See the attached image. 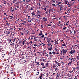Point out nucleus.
Returning a JSON list of instances; mask_svg holds the SVG:
<instances>
[{"mask_svg":"<svg viewBox=\"0 0 79 79\" xmlns=\"http://www.w3.org/2000/svg\"><path fill=\"white\" fill-rule=\"evenodd\" d=\"M75 53V50H72L70 52V54H74Z\"/></svg>","mask_w":79,"mask_h":79,"instance_id":"obj_1","label":"nucleus"},{"mask_svg":"<svg viewBox=\"0 0 79 79\" xmlns=\"http://www.w3.org/2000/svg\"><path fill=\"white\" fill-rule=\"evenodd\" d=\"M63 53L64 54L66 53L67 52H68V49H63Z\"/></svg>","mask_w":79,"mask_h":79,"instance_id":"obj_2","label":"nucleus"},{"mask_svg":"<svg viewBox=\"0 0 79 79\" xmlns=\"http://www.w3.org/2000/svg\"><path fill=\"white\" fill-rule=\"evenodd\" d=\"M43 35V34H42V31H40V33L39 34V37H40V36Z\"/></svg>","mask_w":79,"mask_h":79,"instance_id":"obj_3","label":"nucleus"},{"mask_svg":"<svg viewBox=\"0 0 79 79\" xmlns=\"http://www.w3.org/2000/svg\"><path fill=\"white\" fill-rule=\"evenodd\" d=\"M40 61H44V62H46V61L44 59H41L40 60Z\"/></svg>","mask_w":79,"mask_h":79,"instance_id":"obj_4","label":"nucleus"},{"mask_svg":"<svg viewBox=\"0 0 79 79\" xmlns=\"http://www.w3.org/2000/svg\"><path fill=\"white\" fill-rule=\"evenodd\" d=\"M43 19H44V21H47V18H45V17H43Z\"/></svg>","mask_w":79,"mask_h":79,"instance_id":"obj_5","label":"nucleus"},{"mask_svg":"<svg viewBox=\"0 0 79 79\" xmlns=\"http://www.w3.org/2000/svg\"><path fill=\"white\" fill-rule=\"evenodd\" d=\"M53 10H53V9H49V13H51L52 11H53Z\"/></svg>","mask_w":79,"mask_h":79,"instance_id":"obj_6","label":"nucleus"},{"mask_svg":"<svg viewBox=\"0 0 79 79\" xmlns=\"http://www.w3.org/2000/svg\"><path fill=\"white\" fill-rule=\"evenodd\" d=\"M6 34L7 35H8V34H10V32L9 31H6Z\"/></svg>","mask_w":79,"mask_h":79,"instance_id":"obj_7","label":"nucleus"},{"mask_svg":"<svg viewBox=\"0 0 79 79\" xmlns=\"http://www.w3.org/2000/svg\"><path fill=\"white\" fill-rule=\"evenodd\" d=\"M47 42L48 43V45H51V43H50V41H47Z\"/></svg>","mask_w":79,"mask_h":79,"instance_id":"obj_8","label":"nucleus"},{"mask_svg":"<svg viewBox=\"0 0 79 79\" xmlns=\"http://www.w3.org/2000/svg\"><path fill=\"white\" fill-rule=\"evenodd\" d=\"M9 17H10V19H11L13 18H14L13 16H9Z\"/></svg>","mask_w":79,"mask_h":79,"instance_id":"obj_9","label":"nucleus"},{"mask_svg":"<svg viewBox=\"0 0 79 79\" xmlns=\"http://www.w3.org/2000/svg\"><path fill=\"white\" fill-rule=\"evenodd\" d=\"M41 65L42 66H44V63H43V62H41Z\"/></svg>","mask_w":79,"mask_h":79,"instance_id":"obj_10","label":"nucleus"},{"mask_svg":"<svg viewBox=\"0 0 79 79\" xmlns=\"http://www.w3.org/2000/svg\"><path fill=\"white\" fill-rule=\"evenodd\" d=\"M49 55L51 56H52L53 55H52V52H49Z\"/></svg>","mask_w":79,"mask_h":79,"instance_id":"obj_11","label":"nucleus"},{"mask_svg":"<svg viewBox=\"0 0 79 79\" xmlns=\"http://www.w3.org/2000/svg\"><path fill=\"white\" fill-rule=\"evenodd\" d=\"M70 60L71 61H72V60H73V61H75V60L74 59V58H72V59H70Z\"/></svg>","mask_w":79,"mask_h":79,"instance_id":"obj_12","label":"nucleus"},{"mask_svg":"<svg viewBox=\"0 0 79 79\" xmlns=\"http://www.w3.org/2000/svg\"><path fill=\"white\" fill-rule=\"evenodd\" d=\"M27 40H25L23 41V42L22 43V44H23V45H24V43L25 42V41H26Z\"/></svg>","mask_w":79,"mask_h":79,"instance_id":"obj_13","label":"nucleus"},{"mask_svg":"<svg viewBox=\"0 0 79 79\" xmlns=\"http://www.w3.org/2000/svg\"><path fill=\"white\" fill-rule=\"evenodd\" d=\"M77 60H79V56H77Z\"/></svg>","mask_w":79,"mask_h":79,"instance_id":"obj_14","label":"nucleus"},{"mask_svg":"<svg viewBox=\"0 0 79 79\" xmlns=\"http://www.w3.org/2000/svg\"><path fill=\"white\" fill-rule=\"evenodd\" d=\"M60 25H61L62 26L63 25V23L61 22H60Z\"/></svg>","mask_w":79,"mask_h":79,"instance_id":"obj_15","label":"nucleus"},{"mask_svg":"<svg viewBox=\"0 0 79 79\" xmlns=\"http://www.w3.org/2000/svg\"><path fill=\"white\" fill-rule=\"evenodd\" d=\"M48 50H52V47H51L50 48H48Z\"/></svg>","mask_w":79,"mask_h":79,"instance_id":"obj_16","label":"nucleus"},{"mask_svg":"<svg viewBox=\"0 0 79 79\" xmlns=\"http://www.w3.org/2000/svg\"><path fill=\"white\" fill-rule=\"evenodd\" d=\"M26 2H31V0H26Z\"/></svg>","mask_w":79,"mask_h":79,"instance_id":"obj_17","label":"nucleus"},{"mask_svg":"<svg viewBox=\"0 0 79 79\" xmlns=\"http://www.w3.org/2000/svg\"><path fill=\"white\" fill-rule=\"evenodd\" d=\"M65 2V4H67L68 3V0L66 1V0H65L64 1Z\"/></svg>","mask_w":79,"mask_h":79,"instance_id":"obj_18","label":"nucleus"},{"mask_svg":"<svg viewBox=\"0 0 79 79\" xmlns=\"http://www.w3.org/2000/svg\"><path fill=\"white\" fill-rule=\"evenodd\" d=\"M31 14H32V16H34V15H35V13H31Z\"/></svg>","mask_w":79,"mask_h":79,"instance_id":"obj_19","label":"nucleus"},{"mask_svg":"<svg viewBox=\"0 0 79 79\" xmlns=\"http://www.w3.org/2000/svg\"><path fill=\"white\" fill-rule=\"evenodd\" d=\"M30 8H31V9L30 10H29V11H30V10H31V11H32V10H34V9H32V7H30Z\"/></svg>","mask_w":79,"mask_h":79,"instance_id":"obj_20","label":"nucleus"},{"mask_svg":"<svg viewBox=\"0 0 79 79\" xmlns=\"http://www.w3.org/2000/svg\"><path fill=\"white\" fill-rule=\"evenodd\" d=\"M42 35L41 36V38H42V39H44V35Z\"/></svg>","mask_w":79,"mask_h":79,"instance_id":"obj_21","label":"nucleus"},{"mask_svg":"<svg viewBox=\"0 0 79 79\" xmlns=\"http://www.w3.org/2000/svg\"><path fill=\"white\" fill-rule=\"evenodd\" d=\"M55 45H56L58 44V41H56L55 42Z\"/></svg>","mask_w":79,"mask_h":79,"instance_id":"obj_22","label":"nucleus"},{"mask_svg":"<svg viewBox=\"0 0 79 79\" xmlns=\"http://www.w3.org/2000/svg\"><path fill=\"white\" fill-rule=\"evenodd\" d=\"M11 40L13 41V42H15V41H14V39L12 38L11 39Z\"/></svg>","mask_w":79,"mask_h":79,"instance_id":"obj_23","label":"nucleus"},{"mask_svg":"<svg viewBox=\"0 0 79 79\" xmlns=\"http://www.w3.org/2000/svg\"><path fill=\"white\" fill-rule=\"evenodd\" d=\"M72 61H71V62H69L68 64H69H69H71L72 63Z\"/></svg>","mask_w":79,"mask_h":79,"instance_id":"obj_24","label":"nucleus"},{"mask_svg":"<svg viewBox=\"0 0 79 79\" xmlns=\"http://www.w3.org/2000/svg\"><path fill=\"white\" fill-rule=\"evenodd\" d=\"M51 40V38H49L47 40V41H50V40Z\"/></svg>","mask_w":79,"mask_h":79,"instance_id":"obj_25","label":"nucleus"},{"mask_svg":"<svg viewBox=\"0 0 79 79\" xmlns=\"http://www.w3.org/2000/svg\"><path fill=\"white\" fill-rule=\"evenodd\" d=\"M18 4H19V2H17L16 3H15L16 5H18Z\"/></svg>","mask_w":79,"mask_h":79,"instance_id":"obj_26","label":"nucleus"},{"mask_svg":"<svg viewBox=\"0 0 79 79\" xmlns=\"http://www.w3.org/2000/svg\"><path fill=\"white\" fill-rule=\"evenodd\" d=\"M52 3H55V0H52Z\"/></svg>","mask_w":79,"mask_h":79,"instance_id":"obj_27","label":"nucleus"},{"mask_svg":"<svg viewBox=\"0 0 79 79\" xmlns=\"http://www.w3.org/2000/svg\"><path fill=\"white\" fill-rule=\"evenodd\" d=\"M61 8L62 7H61V5H60V8L61 11H63V10H61Z\"/></svg>","mask_w":79,"mask_h":79,"instance_id":"obj_28","label":"nucleus"},{"mask_svg":"<svg viewBox=\"0 0 79 79\" xmlns=\"http://www.w3.org/2000/svg\"><path fill=\"white\" fill-rule=\"evenodd\" d=\"M58 49L57 48H56L55 49V50L56 51H58Z\"/></svg>","mask_w":79,"mask_h":79,"instance_id":"obj_29","label":"nucleus"},{"mask_svg":"<svg viewBox=\"0 0 79 79\" xmlns=\"http://www.w3.org/2000/svg\"><path fill=\"white\" fill-rule=\"evenodd\" d=\"M56 24L57 25V26H59L60 23H57Z\"/></svg>","mask_w":79,"mask_h":79,"instance_id":"obj_30","label":"nucleus"},{"mask_svg":"<svg viewBox=\"0 0 79 79\" xmlns=\"http://www.w3.org/2000/svg\"><path fill=\"white\" fill-rule=\"evenodd\" d=\"M36 63L37 64V65H39V62H37Z\"/></svg>","mask_w":79,"mask_h":79,"instance_id":"obj_31","label":"nucleus"},{"mask_svg":"<svg viewBox=\"0 0 79 79\" xmlns=\"http://www.w3.org/2000/svg\"><path fill=\"white\" fill-rule=\"evenodd\" d=\"M52 6H56V5L55 4H52Z\"/></svg>","mask_w":79,"mask_h":79,"instance_id":"obj_32","label":"nucleus"},{"mask_svg":"<svg viewBox=\"0 0 79 79\" xmlns=\"http://www.w3.org/2000/svg\"><path fill=\"white\" fill-rule=\"evenodd\" d=\"M45 65H46V67H47V66H48V63H46L45 64Z\"/></svg>","mask_w":79,"mask_h":79,"instance_id":"obj_33","label":"nucleus"},{"mask_svg":"<svg viewBox=\"0 0 79 79\" xmlns=\"http://www.w3.org/2000/svg\"><path fill=\"white\" fill-rule=\"evenodd\" d=\"M62 46H63L64 47V46H66V45L65 44H62Z\"/></svg>","mask_w":79,"mask_h":79,"instance_id":"obj_34","label":"nucleus"},{"mask_svg":"<svg viewBox=\"0 0 79 79\" xmlns=\"http://www.w3.org/2000/svg\"><path fill=\"white\" fill-rule=\"evenodd\" d=\"M6 26H8L9 25V23H6Z\"/></svg>","mask_w":79,"mask_h":79,"instance_id":"obj_35","label":"nucleus"},{"mask_svg":"<svg viewBox=\"0 0 79 79\" xmlns=\"http://www.w3.org/2000/svg\"><path fill=\"white\" fill-rule=\"evenodd\" d=\"M41 27L42 28H43V27H44V26H43L42 25H41Z\"/></svg>","mask_w":79,"mask_h":79,"instance_id":"obj_36","label":"nucleus"},{"mask_svg":"<svg viewBox=\"0 0 79 79\" xmlns=\"http://www.w3.org/2000/svg\"><path fill=\"white\" fill-rule=\"evenodd\" d=\"M76 69H78V70H79V67L78 66L77 67V68H76Z\"/></svg>","mask_w":79,"mask_h":79,"instance_id":"obj_37","label":"nucleus"},{"mask_svg":"<svg viewBox=\"0 0 79 79\" xmlns=\"http://www.w3.org/2000/svg\"><path fill=\"white\" fill-rule=\"evenodd\" d=\"M41 44H42V45H43V46H45V44L44 43H42Z\"/></svg>","mask_w":79,"mask_h":79,"instance_id":"obj_38","label":"nucleus"},{"mask_svg":"<svg viewBox=\"0 0 79 79\" xmlns=\"http://www.w3.org/2000/svg\"><path fill=\"white\" fill-rule=\"evenodd\" d=\"M13 3H16V2L15 1V0H13L12 1Z\"/></svg>","mask_w":79,"mask_h":79,"instance_id":"obj_39","label":"nucleus"},{"mask_svg":"<svg viewBox=\"0 0 79 79\" xmlns=\"http://www.w3.org/2000/svg\"><path fill=\"white\" fill-rule=\"evenodd\" d=\"M60 64H63V62H62V61H61V63H60Z\"/></svg>","mask_w":79,"mask_h":79,"instance_id":"obj_40","label":"nucleus"},{"mask_svg":"<svg viewBox=\"0 0 79 79\" xmlns=\"http://www.w3.org/2000/svg\"><path fill=\"white\" fill-rule=\"evenodd\" d=\"M37 11H38V13H39V14L40 13V11L39 10H38Z\"/></svg>","mask_w":79,"mask_h":79,"instance_id":"obj_41","label":"nucleus"},{"mask_svg":"<svg viewBox=\"0 0 79 79\" xmlns=\"http://www.w3.org/2000/svg\"><path fill=\"white\" fill-rule=\"evenodd\" d=\"M59 77V75H56V78H57V77Z\"/></svg>","mask_w":79,"mask_h":79,"instance_id":"obj_42","label":"nucleus"},{"mask_svg":"<svg viewBox=\"0 0 79 79\" xmlns=\"http://www.w3.org/2000/svg\"><path fill=\"white\" fill-rule=\"evenodd\" d=\"M28 7H29V5H27L26 6V8H27H27H28Z\"/></svg>","mask_w":79,"mask_h":79,"instance_id":"obj_43","label":"nucleus"},{"mask_svg":"<svg viewBox=\"0 0 79 79\" xmlns=\"http://www.w3.org/2000/svg\"><path fill=\"white\" fill-rule=\"evenodd\" d=\"M43 75V74H42V73H41V76H40V77H42Z\"/></svg>","mask_w":79,"mask_h":79,"instance_id":"obj_44","label":"nucleus"},{"mask_svg":"<svg viewBox=\"0 0 79 79\" xmlns=\"http://www.w3.org/2000/svg\"><path fill=\"white\" fill-rule=\"evenodd\" d=\"M55 70H57V69H58L56 68V67H55Z\"/></svg>","mask_w":79,"mask_h":79,"instance_id":"obj_45","label":"nucleus"},{"mask_svg":"<svg viewBox=\"0 0 79 79\" xmlns=\"http://www.w3.org/2000/svg\"><path fill=\"white\" fill-rule=\"evenodd\" d=\"M16 39H17L16 38H15L14 39V42L16 40Z\"/></svg>","mask_w":79,"mask_h":79,"instance_id":"obj_46","label":"nucleus"},{"mask_svg":"<svg viewBox=\"0 0 79 79\" xmlns=\"http://www.w3.org/2000/svg\"><path fill=\"white\" fill-rule=\"evenodd\" d=\"M55 53H56L55 52H52V54H55Z\"/></svg>","mask_w":79,"mask_h":79,"instance_id":"obj_47","label":"nucleus"},{"mask_svg":"<svg viewBox=\"0 0 79 79\" xmlns=\"http://www.w3.org/2000/svg\"><path fill=\"white\" fill-rule=\"evenodd\" d=\"M73 70H72V71H70V72H69V73H73Z\"/></svg>","mask_w":79,"mask_h":79,"instance_id":"obj_48","label":"nucleus"},{"mask_svg":"<svg viewBox=\"0 0 79 79\" xmlns=\"http://www.w3.org/2000/svg\"><path fill=\"white\" fill-rule=\"evenodd\" d=\"M74 33L75 34L76 33V31H75V30L74 31Z\"/></svg>","mask_w":79,"mask_h":79,"instance_id":"obj_49","label":"nucleus"},{"mask_svg":"<svg viewBox=\"0 0 79 79\" xmlns=\"http://www.w3.org/2000/svg\"><path fill=\"white\" fill-rule=\"evenodd\" d=\"M64 30H66V27H65L64 28H63Z\"/></svg>","mask_w":79,"mask_h":79,"instance_id":"obj_50","label":"nucleus"},{"mask_svg":"<svg viewBox=\"0 0 79 79\" xmlns=\"http://www.w3.org/2000/svg\"><path fill=\"white\" fill-rule=\"evenodd\" d=\"M47 26H52V25L48 24V25H47Z\"/></svg>","mask_w":79,"mask_h":79,"instance_id":"obj_51","label":"nucleus"},{"mask_svg":"<svg viewBox=\"0 0 79 79\" xmlns=\"http://www.w3.org/2000/svg\"><path fill=\"white\" fill-rule=\"evenodd\" d=\"M11 45H15V43H12V44H11Z\"/></svg>","mask_w":79,"mask_h":79,"instance_id":"obj_52","label":"nucleus"},{"mask_svg":"<svg viewBox=\"0 0 79 79\" xmlns=\"http://www.w3.org/2000/svg\"><path fill=\"white\" fill-rule=\"evenodd\" d=\"M37 45H36V44H34V46L35 47V46H37Z\"/></svg>","mask_w":79,"mask_h":79,"instance_id":"obj_53","label":"nucleus"},{"mask_svg":"<svg viewBox=\"0 0 79 79\" xmlns=\"http://www.w3.org/2000/svg\"><path fill=\"white\" fill-rule=\"evenodd\" d=\"M46 68V66H44L43 67V69H44V68Z\"/></svg>","mask_w":79,"mask_h":79,"instance_id":"obj_54","label":"nucleus"},{"mask_svg":"<svg viewBox=\"0 0 79 79\" xmlns=\"http://www.w3.org/2000/svg\"><path fill=\"white\" fill-rule=\"evenodd\" d=\"M38 16L40 17H40H41V15H38Z\"/></svg>","mask_w":79,"mask_h":79,"instance_id":"obj_55","label":"nucleus"},{"mask_svg":"<svg viewBox=\"0 0 79 79\" xmlns=\"http://www.w3.org/2000/svg\"><path fill=\"white\" fill-rule=\"evenodd\" d=\"M75 79H77V77H76V76H75V77L74 78Z\"/></svg>","mask_w":79,"mask_h":79,"instance_id":"obj_56","label":"nucleus"},{"mask_svg":"<svg viewBox=\"0 0 79 79\" xmlns=\"http://www.w3.org/2000/svg\"><path fill=\"white\" fill-rule=\"evenodd\" d=\"M21 34V35H24V33H23V32H22Z\"/></svg>","mask_w":79,"mask_h":79,"instance_id":"obj_57","label":"nucleus"},{"mask_svg":"<svg viewBox=\"0 0 79 79\" xmlns=\"http://www.w3.org/2000/svg\"><path fill=\"white\" fill-rule=\"evenodd\" d=\"M48 34V33H46L45 34V35H47H47Z\"/></svg>","mask_w":79,"mask_h":79,"instance_id":"obj_58","label":"nucleus"},{"mask_svg":"<svg viewBox=\"0 0 79 79\" xmlns=\"http://www.w3.org/2000/svg\"><path fill=\"white\" fill-rule=\"evenodd\" d=\"M43 9H44V10L45 11H46V10H46V8H44Z\"/></svg>","mask_w":79,"mask_h":79,"instance_id":"obj_59","label":"nucleus"},{"mask_svg":"<svg viewBox=\"0 0 79 79\" xmlns=\"http://www.w3.org/2000/svg\"><path fill=\"white\" fill-rule=\"evenodd\" d=\"M34 41V42H35V41H37V39H35Z\"/></svg>","mask_w":79,"mask_h":79,"instance_id":"obj_60","label":"nucleus"},{"mask_svg":"<svg viewBox=\"0 0 79 79\" xmlns=\"http://www.w3.org/2000/svg\"><path fill=\"white\" fill-rule=\"evenodd\" d=\"M11 11V12H13V11H14V9L12 10Z\"/></svg>","mask_w":79,"mask_h":79,"instance_id":"obj_61","label":"nucleus"},{"mask_svg":"<svg viewBox=\"0 0 79 79\" xmlns=\"http://www.w3.org/2000/svg\"><path fill=\"white\" fill-rule=\"evenodd\" d=\"M68 7H71V4H70L68 6Z\"/></svg>","mask_w":79,"mask_h":79,"instance_id":"obj_62","label":"nucleus"},{"mask_svg":"<svg viewBox=\"0 0 79 79\" xmlns=\"http://www.w3.org/2000/svg\"><path fill=\"white\" fill-rule=\"evenodd\" d=\"M39 78H40V79H42V77H40H40H39Z\"/></svg>","mask_w":79,"mask_h":79,"instance_id":"obj_63","label":"nucleus"},{"mask_svg":"<svg viewBox=\"0 0 79 79\" xmlns=\"http://www.w3.org/2000/svg\"><path fill=\"white\" fill-rule=\"evenodd\" d=\"M9 42H11V40H9Z\"/></svg>","mask_w":79,"mask_h":79,"instance_id":"obj_64","label":"nucleus"}]
</instances>
